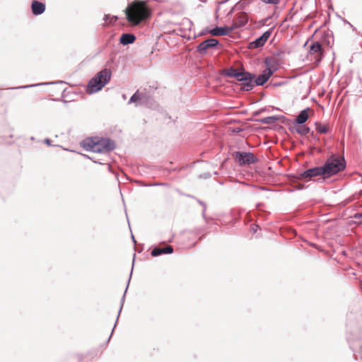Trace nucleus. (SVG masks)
Wrapping results in <instances>:
<instances>
[{"instance_id":"f257e3e1","label":"nucleus","mask_w":362,"mask_h":362,"mask_svg":"<svg viewBox=\"0 0 362 362\" xmlns=\"http://www.w3.org/2000/svg\"><path fill=\"white\" fill-rule=\"evenodd\" d=\"M151 13L146 2L134 1L129 4L125 10L126 18L132 25H137L148 19Z\"/></svg>"},{"instance_id":"f03ea898","label":"nucleus","mask_w":362,"mask_h":362,"mask_svg":"<svg viewBox=\"0 0 362 362\" xmlns=\"http://www.w3.org/2000/svg\"><path fill=\"white\" fill-rule=\"evenodd\" d=\"M81 146L86 151L94 153H107L115 148V144L109 139L91 137L84 139Z\"/></svg>"},{"instance_id":"7ed1b4c3","label":"nucleus","mask_w":362,"mask_h":362,"mask_svg":"<svg viewBox=\"0 0 362 362\" xmlns=\"http://www.w3.org/2000/svg\"><path fill=\"white\" fill-rule=\"evenodd\" d=\"M111 75V71L107 69L99 71L89 81L86 92L92 94L100 90L109 82Z\"/></svg>"},{"instance_id":"20e7f679","label":"nucleus","mask_w":362,"mask_h":362,"mask_svg":"<svg viewBox=\"0 0 362 362\" xmlns=\"http://www.w3.org/2000/svg\"><path fill=\"white\" fill-rule=\"evenodd\" d=\"M227 76L235 78L238 81H241V89L244 90H250L254 87L253 79L255 75L243 70H238L234 68H230L226 73Z\"/></svg>"},{"instance_id":"39448f33","label":"nucleus","mask_w":362,"mask_h":362,"mask_svg":"<svg viewBox=\"0 0 362 362\" xmlns=\"http://www.w3.org/2000/svg\"><path fill=\"white\" fill-rule=\"evenodd\" d=\"M346 167L345 160L343 158L332 156L323 165L325 177H328L342 171Z\"/></svg>"},{"instance_id":"423d86ee","label":"nucleus","mask_w":362,"mask_h":362,"mask_svg":"<svg viewBox=\"0 0 362 362\" xmlns=\"http://www.w3.org/2000/svg\"><path fill=\"white\" fill-rule=\"evenodd\" d=\"M235 160L240 165H250L257 162V158L252 153L247 152H235L233 153Z\"/></svg>"},{"instance_id":"0eeeda50","label":"nucleus","mask_w":362,"mask_h":362,"mask_svg":"<svg viewBox=\"0 0 362 362\" xmlns=\"http://www.w3.org/2000/svg\"><path fill=\"white\" fill-rule=\"evenodd\" d=\"M318 175H324L325 177L323 166L308 169L303 173H300L298 178L300 180H308Z\"/></svg>"},{"instance_id":"6e6552de","label":"nucleus","mask_w":362,"mask_h":362,"mask_svg":"<svg viewBox=\"0 0 362 362\" xmlns=\"http://www.w3.org/2000/svg\"><path fill=\"white\" fill-rule=\"evenodd\" d=\"M324 50L322 45L318 42H314L310 47L309 54L313 56V59L317 62H320L323 57Z\"/></svg>"},{"instance_id":"1a4fd4ad","label":"nucleus","mask_w":362,"mask_h":362,"mask_svg":"<svg viewBox=\"0 0 362 362\" xmlns=\"http://www.w3.org/2000/svg\"><path fill=\"white\" fill-rule=\"evenodd\" d=\"M248 21L247 13L244 12L239 13L233 21L231 28L233 30L235 28L245 25Z\"/></svg>"},{"instance_id":"9d476101","label":"nucleus","mask_w":362,"mask_h":362,"mask_svg":"<svg viewBox=\"0 0 362 362\" xmlns=\"http://www.w3.org/2000/svg\"><path fill=\"white\" fill-rule=\"evenodd\" d=\"M271 35V31L268 30L264 32L259 37L256 39L255 41L250 42L251 48H258L262 47L267 41Z\"/></svg>"},{"instance_id":"9b49d317","label":"nucleus","mask_w":362,"mask_h":362,"mask_svg":"<svg viewBox=\"0 0 362 362\" xmlns=\"http://www.w3.org/2000/svg\"><path fill=\"white\" fill-rule=\"evenodd\" d=\"M273 74V71L270 69H267L263 71L262 74H260L255 81L253 80L254 86L256 84L257 86L264 85L269 78Z\"/></svg>"},{"instance_id":"f8f14e48","label":"nucleus","mask_w":362,"mask_h":362,"mask_svg":"<svg viewBox=\"0 0 362 362\" xmlns=\"http://www.w3.org/2000/svg\"><path fill=\"white\" fill-rule=\"evenodd\" d=\"M218 41L215 38H211V39L206 40L199 45L198 50L199 52H204L209 48L214 47L218 45Z\"/></svg>"},{"instance_id":"ddd939ff","label":"nucleus","mask_w":362,"mask_h":362,"mask_svg":"<svg viewBox=\"0 0 362 362\" xmlns=\"http://www.w3.org/2000/svg\"><path fill=\"white\" fill-rule=\"evenodd\" d=\"M32 12L34 15L37 16L42 14L45 10V5L37 1H33L31 4Z\"/></svg>"},{"instance_id":"4468645a","label":"nucleus","mask_w":362,"mask_h":362,"mask_svg":"<svg viewBox=\"0 0 362 362\" xmlns=\"http://www.w3.org/2000/svg\"><path fill=\"white\" fill-rule=\"evenodd\" d=\"M233 30L231 27H221L212 29L210 34L214 36H222L229 34Z\"/></svg>"},{"instance_id":"2eb2a0df","label":"nucleus","mask_w":362,"mask_h":362,"mask_svg":"<svg viewBox=\"0 0 362 362\" xmlns=\"http://www.w3.org/2000/svg\"><path fill=\"white\" fill-rule=\"evenodd\" d=\"M173 252V248L170 245H167L164 247H155L151 251V255L156 257L162 254H171Z\"/></svg>"},{"instance_id":"dca6fc26","label":"nucleus","mask_w":362,"mask_h":362,"mask_svg":"<svg viewBox=\"0 0 362 362\" xmlns=\"http://www.w3.org/2000/svg\"><path fill=\"white\" fill-rule=\"evenodd\" d=\"M136 40V37L133 34H122L120 37L119 42L121 44L126 45L133 43Z\"/></svg>"},{"instance_id":"f3484780","label":"nucleus","mask_w":362,"mask_h":362,"mask_svg":"<svg viewBox=\"0 0 362 362\" xmlns=\"http://www.w3.org/2000/svg\"><path fill=\"white\" fill-rule=\"evenodd\" d=\"M309 110H310L309 108L302 110L300 112V114L298 115V117H296V123L303 124L304 122H305L309 117V115H308Z\"/></svg>"},{"instance_id":"a211bd4d","label":"nucleus","mask_w":362,"mask_h":362,"mask_svg":"<svg viewBox=\"0 0 362 362\" xmlns=\"http://www.w3.org/2000/svg\"><path fill=\"white\" fill-rule=\"evenodd\" d=\"M316 130L320 134H327L329 131V126L327 124H322L320 122L315 123Z\"/></svg>"},{"instance_id":"6ab92c4d","label":"nucleus","mask_w":362,"mask_h":362,"mask_svg":"<svg viewBox=\"0 0 362 362\" xmlns=\"http://www.w3.org/2000/svg\"><path fill=\"white\" fill-rule=\"evenodd\" d=\"M117 16H111L110 14H107L104 17L105 25H109L110 24H112V23H115L117 21Z\"/></svg>"},{"instance_id":"aec40b11","label":"nucleus","mask_w":362,"mask_h":362,"mask_svg":"<svg viewBox=\"0 0 362 362\" xmlns=\"http://www.w3.org/2000/svg\"><path fill=\"white\" fill-rule=\"evenodd\" d=\"M141 99V95L139 93V90H137L130 98L129 100V103H138L139 101H140Z\"/></svg>"},{"instance_id":"412c9836","label":"nucleus","mask_w":362,"mask_h":362,"mask_svg":"<svg viewBox=\"0 0 362 362\" xmlns=\"http://www.w3.org/2000/svg\"><path fill=\"white\" fill-rule=\"evenodd\" d=\"M309 132L310 129L305 126H301L297 129V132L300 134H307Z\"/></svg>"},{"instance_id":"4be33fe9","label":"nucleus","mask_w":362,"mask_h":362,"mask_svg":"<svg viewBox=\"0 0 362 362\" xmlns=\"http://www.w3.org/2000/svg\"><path fill=\"white\" fill-rule=\"evenodd\" d=\"M251 227H252V229L254 230V232H256L257 229L258 228V226H257V225H252Z\"/></svg>"},{"instance_id":"5701e85b","label":"nucleus","mask_w":362,"mask_h":362,"mask_svg":"<svg viewBox=\"0 0 362 362\" xmlns=\"http://www.w3.org/2000/svg\"><path fill=\"white\" fill-rule=\"evenodd\" d=\"M202 2L205 3L206 0H200Z\"/></svg>"}]
</instances>
